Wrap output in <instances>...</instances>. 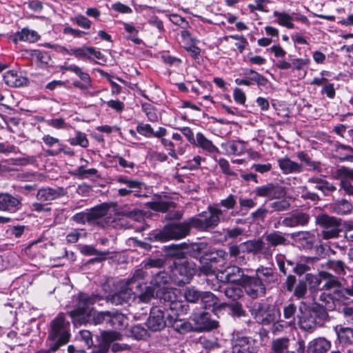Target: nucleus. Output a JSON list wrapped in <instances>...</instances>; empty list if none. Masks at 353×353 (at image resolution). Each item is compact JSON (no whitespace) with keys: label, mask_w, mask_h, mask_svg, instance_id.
I'll list each match as a JSON object with an SVG mask.
<instances>
[{"label":"nucleus","mask_w":353,"mask_h":353,"mask_svg":"<svg viewBox=\"0 0 353 353\" xmlns=\"http://www.w3.org/2000/svg\"><path fill=\"white\" fill-rule=\"evenodd\" d=\"M102 297L97 294L79 293L76 307L68 312L74 324L92 323L94 325L105 323L108 325L109 312H97L91 307L92 305L101 301Z\"/></svg>","instance_id":"nucleus-1"},{"label":"nucleus","mask_w":353,"mask_h":353,"mask_svg":"<svg viewBox=\"0 0 353 353\" xmlns=\"http://www.w3.org/2000/svg\"><path fill=\"white\" fill-rule=\"evenodd\" d=\"M224 281L229 283L225 290V296L230 300L228 305L234 316H241L243 314L241 307L243 296V272L237 266L228 267L224 272Z\"/></svg>","instance_id":"nucleus-2"},{"label":"nucleus","mask_w":353,"mask_h":353,"mask_svg":"<svg viewBox=\"0 0 353 353\" xmlns=\"http://www.w3.org/2000/svg\"><path fill=\"white\" fill-rule=\"evenodd\" d=\"M299 327L307 332H312L316 325H321L328 317L327 312L318 305H307L301 302L296 314Z\"/></svg>","instance_id":"nucleus-3"},{"label":"nucleus","mask_w":353,"mask_h":353,"mask_svg":"<svg viewBox=\"0 0 353 353\" xmlns=\"http://www.w3.org/2000/svg\"><path fill=\"white\" fill-rule=\"evenodd\" d=\"M70 323L63 313L59 314L50 323V330L46 340L51 351L56 352L66 344L70 339Z\"/></svg>","instance_id":"nucleus-4"},{"label":"nucleus","mask_w":353,"mask_h":353,"mask_svg":"<svg viewBox=\"0 0 353 353\" xmlns=\"http://www.w3.org/2000/svg\"><path fill=\"white\" fill-rule=\"evenodd\" d=\"M227 210H222L219 205H209L207 211L202 212L196 216L190 217L192 228L205 232L216 227L221 221L226 220Z\"/></svg>","instance_id":"nucleus-5"},{"label":"nucleus","mask_w":353,"mask_h":353,"mask_svg":"<svg viewBox=\"0 0 353 353\" xmlns=\"http://www.w3.org/2000/svg\"><path fill=\"white\" fill-rule=\"evenodd\" d=\"M196 265L192 261L185 258L177 259L173 265L170 266V272L174 278V283L181 286L190 282L196 272Z\"/></svg>","instance_id":"nucleus-6"},{"label":"nucleus","mask_w":353,"mask_h":353,"mask_svg":"<svg viewBox=\"0 0 353 353\" xmlns=\"http://www.w3.org/2000/svg\"><path fill=\"white\" fill-rule=\"evenodd\" d=\"M159 296L161 308L167 311V313H186L188 305L185 302L181 300V292L178 289L166 288L162 292H159Z\"/></svg>","instance_id":"nucleus-7"},{"label":"nucleus","mask_w":353,"mask_h":353,"mask_svg":"<svg viewBox=\"0 0 353 353\" xmlns=\"http://www.w3.org/2000/svg\"><path fill=\"white\" fill-rule=\"evenodd\" d=\"M248 307L254 319L263 325L274 323L281 316L280 310L267 301L255 302Z\"/></svg>","instance_id":"nucleus-8"},{"label":"nucleus","mask_w":353,"mask_h":353,"mask_svg":"<svg viewBox=\"0 0 353 353\" xmlns=\"http://www.w3.org/2000/svg\"><path fill=\"white\" fill-rule=\"evenodd\" d=\"M315 224L321 228L320 236L324 240L337 238L341 232V220L326 213L317 214Z\"/></svg>","instance_id":"nucleus-9"},{"label":"nucleus","mask_w":353,"mask_h":353,"mask_svg":"<svg viewBox=\"0 0 353 353\" xmlns=\"http://www.w3.org/2000/svg\"><path fill=\"white\" fill-rule=\"evenodd\" d=\"M190 228H192L189 218L181 223H173L166 225L156 234L155 238L160 241L180 239L189 234Z\"/></svg>","instance_id":"nucleus-10"},{"label":"nucleus","mask_w":353,"mask_h":353,"mask_svg":"<svg viewBox=\"0 0 353 353\" xmlns=\"http://www.w3.org/2000/svg\"><path fill=\"white\" fill-rule=\"evenodd\" d=\"M163 264L161 259H148L144 263V265L134 271L132 278L127 281L130 286L134 288L137 291L142 287L146 288V282L150 274H153L151 270L153 268H161Z\"/></svg>","instance_id":"nucleus-11"},{"label":"nucleus","mask_w":353,"mask_h":353,"mask_svg":"<svg viewBox=\"0 0 353 353\" xmlns=\"http://www.w3.org/2000/svg\"><path fill=\"white\" fill-rule=\"evenodd\" d=\"M167 311L159 306L153 307L150 310L146 325L152 331H159L168 326Z\"/></svg>","instance_id":"nucleus-12"},{"label":"nucleus","mask_w":353,"mask_h":353,"mask_svg":"<svg viewBox=\"0 0 353 353\" xmlns=\"http://www.w3.org/2000/svg\"><path fill=\"white\" fill-rule=\"evenodd\" d=\"M212 254L209 259H203L201 260V266L199 267L200 272L205 274H214L216 271H220L219 266L224 264L227 254L223 250H217L216 255L218 257L213 256Z\"/></svg>","instance_id":"nucleus-13"},{"label":"nucleus","mask_w":353,"mask_h":353,"mask_svg":"<svg viewBox=\"0 0 353 353\" xmlns=\"http://www.w3.org/2000/svg\"><path fill=\"white\" fill-rule=\"evenodd\" d=\"M61 69L66 71H70L77 74L81 81H74L72 85L74 88L79 89L82 91H85L92 88V79L90 74L85 72L83 69L77 65H64Z\"/></svg>","instance_id":"nucleus-14"},{"label":"nucleus","mask_w":353,"mask_h":353,"mask_svg":"<svg viewBox=\"0 0 353 353\" xmlns=\"http://www.w3.org/2000/svg\"><path fill=\"white\" fill-rule=\"evenodd\" d=\"M61 69L66 71H70L77 74L81 81H74L72 85L74 88L79 89L82 91H85L92 88V79L90 74L85 72L83 69L77 65H64Z\"/></svg>","instance_id":"nucleus-15"},{"label":"nucleus","mask_w":353,"mask_h":353,"mask_svg":"<svg viewBox=\"0 0 353 353\" xmlns=\"http://www.w3.org/2000/svg\"><path fill=\"white\" fill-rule=\"evenodd\" d=\"M114 181L117 183L120 184H124L126 185V188H119L118 190V195L120 196H128L130 195L132 193H134L135 196H140V194H138L139 190L141 189L143 183L135 179H130L127 176L120 175L117 176L114 179Z\"/></svg>","instance_id":"nucleus-16"},{"label":"nucleus","mask_w":353,"mask_h":353,"mask_svg":"<svg viewBox=\"0 0 353 353\" xmlns=\"http://www.w3.org/2000/svg\"><path fill=\"white\" fill-rule=\"evenodd\" d=\"M256 196L267 197L269 199H279L285 196V188L278 183H268L264 185L256 188Z\"/></svg>","instance_id":"nucleus-17"},{"label":"nucleus","mask_w":353,"mask_h":353,"mask_svg":"<svg viewBox=\"0 0 353 353\" xmlns=\"http://www.w3.org/2000/svg\"><path fill=\"white\" fill-rule=\"evenodd\" d=\"M67 194V190L63 187H46L39 189L36 198L39 201L50 204L54 200L60 199Z\"/></svg>","instance_id":"nucleus-18"},{"label":"nucleus","mask_w":353,"mask_h":353,"mask_svg":"<svg viewBox=\"0 0 353 353\" xmlns=\"http://www.w3.org/2000/svg\"><path fill=\"white\" fill-rule=\"evenodd\" d=\"M244 291L252 299L262 296L265 293V288L261 278H255L244 274Z\"/></svg>","instance_id":"nucleus-19"},{"label":"nucleus","mask_w":353,"mask_h":353,"mask_svg":"<svg viewBox=\"0 0 353 353\" xmlns=\"http://www.w3.org/2000/svg\"><path fill=\"white\" fill-rule=\"evenodd\" d=\"M181 313H168L167 318L168 326L172 327L180 334H185L193 330V327L188 321L178 318Z\"/></svg>","instance_id":"nucleus-20"},{"label":"nucleus","mask_w":353,"mask_h":353,"mask_svg":"<svg viewBox=\"0 0 353 353\" xmlns=\"http://www.w3.org/2000/svg\"><path fill=\"white\" fill-rule=\"evenodd\" d=\"M291 237L304 250H312L316 243V236L311 231H300L291 234Z\"/></svg>","instance_id":"nucleus-21"},{"label":"nucleus","mask_w":353,"mask_h":353,"mask_svg":"<svg viewBox=\"0 0 353 353\" xmlns=\"http://www.w3.org/2000/svg\"><path fill=\"white\" fill-rule=\"evenodd\" d=\"M192 319L195 323V328L199 330H210L216 328L218 325V323L212 321L210 314L206 312L194 314Z\"/></svg>","instance_id":"nucleus-22"},{"label":"nucleus","mask_w":353,"mask_h":353,"mask_svg":"<svg viewBox=\"0 0 353 353\" xmlns=\"http://www.w3.org/2000/svg\"><path fill=\"white\" fill-rule=\"evenodd\" d=\"M193 145L201 149L205 153L210 155H216L220 153L219 148L212 141L200 132L196 134Z\"/></svg>","instance_id":"nucleus-23"},{"label":"nucleus","mask_w":353,"mask_h":353,"mask_svg":"<svg viewBox=\"0 0 353 353\" xmlns=\"http://www.w3.org/2000/svg\"><path fill=\"white\" fill-rule=\"evenodd\" d=\"M137 293H138L137 290L134 288L130 286L128 283L126 282L125 288L112 296L111 301L116 305H121L134 298Z\"/></svg>","instance_id":"nucleus-24"},{"label":"nucleus","mask_w":353,"mask_h":353,"mask_svg":"<svg viewBox=\"0 0 353 353\" xmlns=\"http://www.w3.org/2000/svg\"><path fill=\"white\" fill-rule=\"evenodd\" d=\"M277 162L279 168L284 174H299L303 170L302 164L293 161L288 157L279 159Z\"/></svg>","instance_id":"nucleus-25"},{"label":"nucleus","mask_w":353,"mask_h":353,"mask_svg":"<svg viewBox=\"0 0 353 353\" xmlns=\"http://www.w3.org/2000/svg\"><path fill=\"white\" fill-rule=\"evenodd\" d=\"M296 157L300 160L303 166L307 167L308 171H313L317 173L323 172V165L320 161H313L310 155L304 151H299L296 152Z\"/></svg>","instance_id":"nucleus-26"},{"label":"nucleus","mask_w":353,"mask_h":353,"mask_svg":"<svg viewBox=\"0 0 353 353\" xmlns=\"http://www.w3.org/2000/svg\"><path fill=\"white\" fill-rule=\"evenodd\" d=\"M153 276L150 283L153 287L162 288V290L166 288V285L174 283L172 274H170L165 271L153 272Z\"/></svg>","instance_id":"nucleus-27"},{"label":"nucleus","mask_w":353,"mask_h":353,"mask_svg":"<svg viewBox=\"0 0 353 353\" xmlns=\"http://www.w3.org/2000/svg\"><path fill=\"white\" fill-rule=\"evenodd\" d=\"M334 152L336 153V158L341 162L351 161L353 162V148L342 144L339 141L334 142Z\"/></svg>","instance_id":"nucleus-28"},{"label":"nucleus","mask_w":353,"mask_h":353,"mask_svg":"<svg viewBox=\"0 0 353 353\" xmlns=\"http://www.w3.org/2000/svg\"><path fill=\"white\" fill-rule=\"evenodd\" d=\"M21 201L9 194H0V210L16 212L21 208Z\"/></svg>","instance_id":"nucleus-29"},{"label":"nucleus","mask_w":353,"mask_h":353,"mask_svg":"<svg viewBox=\"0 0 353 353\" xmlns=\"http://www.w3.org/2000/svg\"><path fill=\"white\" fill-rule=\"evenodd\" d=\"M40 37V35L35 30L23 28L21 30L14 33L12 41L14 43H17L18 41L34 43L39 41Z\"/></svg>","instance_id":"nucleus-30"},{"label":"nucleus","mask_w":353,"mask_h":353,"mask_svg":"<svg viewBox=\"0 0 353 353\" xmlns=\"http://www.w3.org/2000/svg\"><path fill=\"white\" fill-rule=\"evenodd\" d=\"M5 83L10 87H21L27 85L28 79L21 72L8 71L3 76Z\"/></svg>","instance_id":"nucleus-31"},{"label":"nucleus","mask_w":353,"mask_h":353,"mask_svg":"<svg viewBox=\"0 0 353 353\" xmlns=\"http://www.w3.org/2000/svg\"><path fill=\"white\" fill-rule=\"evenodd\" d=\"M331 342L323 337L311 341L307 345V353H326L331 348Z\"/></svg>","instance_id":"nucleus-32"},{"label":"nucleus","mask_w":353,"mask_h":353,"mask_svg":"<svg viewBox=\"0 0 353 353\" xmlns=\"http://www.w3.org/2000/svg\"><path fill=\"white\" fill-rule=\"evenodd\" d=\"M322 278L324 281V284L322 286V290H333L334 292H336L338 295V297H336L335 299H339L341 298V293L339 292L340 290L341 282L339 280L338 277L334 276L330 273L324 272L322 274Z\"/></svg>","instance_id":"nucleus-33"},{"label":"nucleus","mask_w":353,"mask_h":353,"mask_svg":"<svg viewBox=\"0 0 353 353\" xmlns=\"http://www.w3.org/2000/svg\"><path fill=\"white\" fill-rule=\"evenodd\" d=\"M308 183L314 184V188L322 192L325 196L329 195L336 190V188L332 183L327 180L316 176L309 178Z\"/></svg>","instance_id":"nucleus-34"},{"label":"nucleus","mask_w":353,"mask_h":353,"mask_svg":"<svg viewBox=\"0 0 353 353\" xmlns=\"http://www.w3.org/2000/svg\"><path fill=\"white\" fill-rule=\"evenodd\" d=\"M290 339L287 337L278 338L271 343L270 353H294L289 351Z\"/></svg>","instance_id":"nucleus-35"},{"label":"nucleus","mask_w":353,"mask_h":353,"mask_svg":"<svg viewBox=\"0 0 353 353\" xmlns=\"http://www.w3.org/2000/svg\"><path fill=\"white\" fill-rule=\"evenodd\" d=\"M273 16L276 17L274 22L278 23L279 26L285 27L288 29L294 28L295 26L293 23L294 18L290 14L285 12L274 10L273 12Z\"/></svg>","instance_id":"nucleus-36"},{"label":"nucleus","mask_w":353,"mask_h":353,"mask_svg":"<svg viewBox=\"0 0 353 353\" xmlns=\"http://www.w3.org/2000/svg\"><path fill=\"white\" fill-rule=\"evenodd\" d=\"M337 339L339 342L344 345L353 343V329L340 326L335 327Z\"/></svg>","instance_id":"nucleus-37"},{"label":"nucleus","mask_w":353,"mask_h":353,"mask_svg":"<svg viewBox=\"0 0 353 353\" xmlns=\"http://www.w3.org/2000/svg\"><path fill=\"white\" fill-rule=\"evenodd\" d=\"M265 240L272 247H276L278 245H287L289 243V241L279 231H274L266 234Z\"/></svg>","instance_id":"nucleus-38"},{"label":"nucleus","mask_w":353,"mask_h":353,"mask_svg":"<svg viewBox=\"0 0 353 353\" xmlns=\"http://www.w3.org/2000/svg\"><path fill=\"white\" fill-rule=\"evenodd\" d=\"M331 208L332 212L336 214L345 215L352 212L353 205L351 202L343 199L333 203Z\"/></svg>","instance_id":"nucleus-39"},{"label":"nucleus","mask_w":353,"mask_h":353,"mask_svg":"<svg viewBox=\"0 0 353 353\" xmlns=\"http://www.w3.org/2000/svg\"><path fill=\"white\" fill-rule=\"evenodd\" d=\"M276 262L280 272L283 275L292 272L295 263L294 261L287 259L285 256L281 254L276 256Z\"/></svg>","instance_id":"nucleus-40"},{"label":"nucleus","mask_w":353,"mask_h":353,"mask_svg":"<svg viewBox=\"0 0 353 353\" xmlns=\"http://www.w3.org/2000/svg\"><path fill=\"white\" fill-rule=\"evenodd\" d=\"M108 325L116 329H121L125 326V316L118 312H109Z\"/></svg>","instance_id":"nucleus-41"},{"label":"nucleus","mask_w":353,"mask_h":353,"mask_svg":"<svg viewBox=\"0 0 353 353\" xmlns=\"http://www.w3.org/2000/svg\"><path fill=\"white\" fill-rule=\"evenodd\" d=\"M148 206L150 209L154 211L165 212L170 209L174 208L175 203L173 201L168 200H159L149 203Z\"/></svg>","instance_id":"nucleus-42"},{"label":"nucleus","mask_w":353,"mask_h":353,"mask_svg":"<svg viewBox=\"0 0 353 353\" xmlns=\"http://www.w3.org/2000/svg\"><path fill=\"white\" fill-rule=\"evenodd\" d=\"M141 110L145 113L148 120L150 122H157L159 112L157 109L152 104L146 102H141Z\"/></svg>","instance_id":"nucleus-43"},{"label":"nucleus","mask_w":353,"mask_h":353,"mask_svg":"<svg viewBox=\"0 0 353 353\" xmlns=\"http://www.w3.org/2000/svg\"><path fill=\"white\" fill-rule=\"evenodd\" d=\"M313 305L321 307L326 312L327 310H332L335 307L334 298L330 294L322 292L319 296V303Z\"/></svg>","instance_id":"nucleus-44"},{"label":"nucleus","mask_w":353,"mask_h":353,"mask_svg":"<svg viewBox=\"0 0 353 353\" xmlns=\"http://www.w3.org/2000/svg\"><path fill=\"white\" fill-rule=\"evenodd\" d=\"M327 268L339 276H343L346 274V270L349 268L341 260H329Z\"/></svg>","instance_id":"nucleus-45"},{"label":"nucleus","mask_w":353,"mask_h":353,"mask_svg":"<svg viewBox=\"0 0 353 353\" xmlns=\"http://www.w3.org/2000/svg\"><path fill=\"white\" fill-rule=\"evenodd\" d=\"M283 317L285 320L289 321V323L294 322L296 314H297V307L291 301L286 303L283 309Z\"/></svg>","instance_id":"nucleus-46"},{"label":"nucleus","mask_w":353,"mask_h":353,"mask_svg":"<svg viewBox=\"0 0 353 353\" xmlns=\"http://www.w3.org/2000/svg\"><path fill=\"white\" fill-rule=\"evenodd\" d=\"M68 142L71 145H79L84 148H88L89 145V141L86 134L79 130L75 131V137L70 138Z\"/></svg>","instance_id":"nucleus-47"},{"label":"nucleus","mask_w":353,"mask_h":353,"mask_svg":"<svg viewBox=\"0 0 353 353\" xmlns=\"http://www.w3.org/2000/svg\"><path fill=\"white\" fill-rule=\"evenodd\" d=\"M123 28L127 33V39L132 41L134 43L139 45L142 43V40L138 37L139 29L132 23H123Z\"/></svg>","instance_id":"nucleus-48"},{"label":"nucleus","mask_w":353,"mask_h":353,"mask_svg":"<svg viewBox=\"0 0 353 353\" xmlns=\"http://www.w3.org/2000/svg\"><path fill=\"white\" fill-rule=\"evenodd\" d=\"M336 178L342 181H349L353 180V168H350L345 166L336 170L335 172Z\"/></svg>","instance_id":"nucleus-49"},{"label":"nucleus","mask_w":353,"mask_h":353,"mask_svg":"<svg viewBox=\"0 0 353 353\" xmlns=\"http://www.w3.org/2000/svg\"><path fill=\"white\" fill-rule=\"evenodd\" d=\"M202 292L195 287L187 288L184 292V298L188 302L196 303L201 299Z\"/></svg>","instance_id":"nucleus-50"},{"label":"nucleus","mask_w":353,"mask_h":353,"mask_svg":"<svg viewBox=\"0 0 353 353\" xmlns=\"http://www.w3.org/2000/svg\"><path fill=\"white\" fill-rule=\"evenodd\" d=\"M231 341L232 353H243V334L241 332L234 333Z\"/></svg>","instance_id":"nucleus-51"},{"label":"nucleus","mask_w":353,"mask_h":353,"mask_svg":"<svg viewBox=\"0 0 353 353\" xmlns=\"http://www.w3.org/2000/svg\"><path fill=\"white\" fill-rule=\"evenodd\" d=\"M201 302L204 307L210 308L218 304V298L210 292H202Z\"/></svg>","instance_id":"nucleus-52"},{"label":"nucleus","mask_w":353,"mask_h":353,"mask_svg":"<svg viewBox=\"0 0 353 353\" xmlns=\"http://www.w3.org/2000/svg\"><path fill=\"white\" fill-rule=\"evenodd\" d=\"M108 209L103 205H98L88 211L90 222L97 221V219L106 215Z\"/></svg>","instance_id":"nucleus-53"},{"label":"nucleus","mask_w":353,"mask_h":353,"mask_svg":"<svg viewBox=\"0 0 353 353\" xmlns=\"http://www.w3.org/2000/svg\"><path fill=\"white\" fill-rule=\"evenodd\" d=\"M292 214L294 219V221L297 227L306 226L310 222V216L306 212L296 211L292 213Z\"/></svg>","instance_id":"nucleus-54"},{"label":"nucleus","mask_w":353,"mask_h":353,"mask_svg":"<svg viewBox=\"0 0 353 353\" xmlns=\"http://www.w3.org/2000/svg\"><path fill=\"white\" fill-rule=\"evenodd\" d=\"M262 243L263 240L261 239L244 242V251L252 252L253 254H258Z\"/></svg>","instance_id":"nucleus-55"},{"label":"nucleus","mask_w":353,"mask_h":353,"mask_svg":"<svg viewBox=\"0 0 353 353\" xmlns=\"http://www.w3.org/2000/svg\"><path fill=\"white\" fill-rule=\"evenodd\" d=\"M48 125L57 130H68L70 125L65 122V119L61 117L54 118L46 121Z\"/></svg>","instance_id":"nucleus-56"},{"label":"nucleus","mask_w":353,"mask_h":353,"mask_svg":"<svg viewBox=\"0 0 353 353\" xmlns=\"http://www.w3.org/2000/svg\"><path fill=\"white\" fill-rule=\"evenodd\" d=\"M280 226H284L287 228L297 227L292 213L284 218L280 217L279 220L276 223H274V227L275 228H278Z\"/></svg>","instance_id":"nucleus-57"},{"label":"nucleus","mask_w":353,"mask_h":353,"mask_svg":"<svg viewBox=\"0 0 353 353\" xmlns=\"http://www.w3.org/2000/svg\"><path fill=\"white\" fill-rule=\"evenodd\" d=\"M307 291V284L305 283V281L303 279H299V282L294 287L293 290V294L297 299H302L305 297Z\"/></svg>","instance_id":"nucleus-58"},{"label":"nucleus","mask_w":353,"mask_h":353,"mask_svg":"<svg viewBox=\"0 0 353 353\" xmlns=\"http://www.w3.org/2000/svg\"><path fill=\"white\" fill-rule=\"evenodd\" d=\"M208 248V243L205 242L194 243L190 245L191 254L194 257H197L199 255L205 253Z\"/></svg>","instance_id":"nucleus-59"},{"label":"nucleus","mask_w":353,"mask_h":353,"mask_svg":"<svg viewBox=\"0 0 353 353\" xmlns=\"http://www.w3.org/2000/svg\"><path fill=\"white\" fill-rule=\"evenodd\" d=\"M136 131L146 138H150L153 135V128L148 123H139Z\"/></svg>","instance_id":"nucleus-60"},{"label":"nucleus","mask_w":353,"mask_h":353,"mask_svg":"<svg viewBox=\"0 0 353 353\" xmlns=\"http://www.w3.org/2000/svg\"><path fill=\"white\" fill-rule=\"evenodd\" d=\"M72 21L78 26L83 29H90L92 24V22L90 19L81 14L76 15L74 18L72 19Z\"/></svg>","instance_id":"nucleus-61"},{"label":"nucleus","mask_w":353,"mask_h":353,"mask_svg":"<svg viewBox=\"0 0 353 353\" xmlns=\"http://www.w3.org/2000/svg\"><path fill=\"white\" fill-rule=\"evenodd\" d=\"M59 148L57 149L48 150H47V153L50 156H57L61 152L64 153L66 155L74 156V152L70 148L67 147L66 145H63L62 144H59Z\"/></svg>","instance_id":"nucleus-62"},{"label":"nucleus","mask_w":353,"mask_h":353,"mask_svg":"<svg viewBox=\"0 0 353 353\" xmlns=\"http://www.w3.org/2000/svg\"><path fill=\"white\" fill-rule=\"evenodd\" d=\"M102 103H105L108 108L114 110L117 113L122 112L125 108L124 103L118 99H111L108 101H102Z\"/></svg>","instance_id":"nucleus-63"},{"label":"nucleus","mask_w":353,"mask_h":353,"mask_svg":"<svg viewBox=\"0 0 353 353\" xmlns=\"http://www.w3.org/2000/svg\"><path fill=\"white\" fill-rule=\"evenodd\" d=\"M311 270L310 265L307 263L297 262L294 263L292 272L298 276H301Z\"/></svg>","instance_id":"nucleus-64"}]
</instances>
